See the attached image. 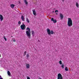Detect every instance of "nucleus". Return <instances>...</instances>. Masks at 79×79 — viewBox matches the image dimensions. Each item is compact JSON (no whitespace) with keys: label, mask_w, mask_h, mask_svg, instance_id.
<instances>
[{"label":"nucleus","mask_w":79,"mask_h":79,"mask_svg":"<svg viewBox=\"0 0 79 79\" xmlns=\"http://www.w3.org/2000/svg\"><path fill=\"white\" fill-rule=\"evenodd\" d=\"M14 6H15V5L14 4H12L10 5V7L12 8H13Z\"/></svg>","instance_id":"obj_15"},{"label":"nucleus","mask_w":79,"mask_h":79,"mask_svg":"<svg viewBox=\"0 0 79 79\" xmlns=\"http://www.w3.org/2000/svg\"><path fill=\"white\" fill-rule=\"evenodd\" d=\"M26 68L28 69L30 68V66L29 64H27L26 65Z\"/></svg>","instance_id":"obj_11"},{"label":"nucleus","mask_w":79,"mask_h":79,"mask_svg":"<svg viewBox=\"0 0 79 79\" xmlns=\"http://www.w3.org/2000/svg\"><path fill=\"white\" fill-rule=\"evenodd\" d=\"M7 74L8 76H9L10 77L11 75V73H10V72L9 71H8Z\"/></svg>","instance_id":"obj_12"},{"label":"nucleus","mask_w":79,"mask_h":79,"mask_svg":"<svg viewBox=\"0 0 79 79\" xmlns=\"http://www.w3.org/2000/svg\"><path fill=\"white\" fill-rule=\"evenodd\" d=\"M56 15H58V13H56Z\"/></svg>","instance_id":"obj_28"},{"label":"nucleus","mask_w":79,"mask_h":79,"mask_svg":"<svg viewBox=\"0 0 79 79\" xmlns=\"http://www.w3.org/2000/svg\"><path fill=\"white\" fill-rule=\"evenodd\" d=\"M68 25L69 27H71L73 26V22L72 19L70 18H68Z\"/></svg>","instance_id":"obj_2"},{"label":"nucleus","mask_w":79,"mask_h":79,"mask_svg":"<svg viewBox=\"0 0 79 79\" xmlns=\"http://www.w3.org/2000/svg\"><path fill=\"white\" fill-rule=\"evenodd\" d=\"M51 21H53L54 23H56V22H57L56 20L54 19H53V18H52Z\"/></svg>","instance_id":"obj_8"},{"label":"nucleus","mask_w":79,"mask_h":79,"mask_svg":"<svg viewBox=\"0 0 79 79\" xmlns=\"http://www.w3.org/2000/svg\"><path fill=\"white\" fill-rule=\"evenodd\" d=\"M12 41H13V42H15L16 41V40H13Z\"/></svg>","instance_id":"obj_27"},{"label":"nucleus","mask_w":79,"mask_h":79,"mask_svg":"<svg viewBox=\"0 0 79 79\" xmlns=\"http://www.w3.org/2000/svg\"><path fill=\"white\" fill-rule=\"evenodd\" d=\"M21 19H22V21H24L25 19L24 16L22 15L21 16Z\"/></svg>","instance_id":"obj_10"},{"label":"nucleus","mask_w":79,"mask_h":79,"mask_svg":"<svg viewBox=\"0 0 79 79\" xmlns=\"http://www.w3.org/2000/svg\"><path fill=\"white\" fill-rule=\"evenodd\" d=\"M60 18L61 20L63 19V15L61 13L60 14Z\"/></svg>","instance_id":"obj_9"},{"label":"nucleus","mask_w":79,"mask_h":79,"mask_svg":"<svg viewBox=\"0 0 79 79\" xmlns=\"http://www.w3.org/2000/svg\"><path fill=\"white\" fill-rule=\"evenodd\" d=\"M65 71H68V69L67 67H66L65 68Z\"/></svg>","instance_id":"obj_18"},{"label":"nucleus","mask_w":79,"mask_h":79,"mask_svg":"<svg viewBox=\"0 0 79 79\" xmlns=\"http://www.w3.org/2000/svg\"><path fill=\"white\" fill-rule=\"evenodd\" d=\"M26 29L27 30H28V31H26V34L27 36L28 37V38L30 39V37H31V29L28 27H27Z\"/></svg>","instance_id":"obj_1"},{"label":"nucleus","mask_w":79,"mask_h":79,"mask_svg":"<svg viewBox=\"0 0 79 79\" xmlns=\"http://www.w3.org/2000/svg\"><path fill=\"white\" fill-rule=\"evenodd\" d=\"M57 79H63V76L61 73H59L58 75Z\"/></svg>","instance_id":"obj_4"},{"label":"nucleus","mask_w":79,"mask_h":79,"mask_svg":"<svg viewBox=\"0 0 79 79\" xmlns=\"http://www.w3.org/2000/svg\"><path fill=\"white\" fill-rule=\"evenodd\" d=\"M32 11H33V13L34 15H35V16H36V15H37V14L36 13V11H35V9H33L32 10Z\"/></svg>","instance_id":"obj_6"},{"label":"nucleus","mask_w":79,"mask_h":79,"mask_svg":"<svg viewBox=\"0 0 79 79\" xmlns=\"http://www.w3.org/2000/svg\"><path fill=\"white\" fill-rule=\"evenodd\" d=\"M24 1L26 5H28V2L27 1V0H24Z\"/></svg>","instance_id":"obj_13"},{"label":"nucleus","mask_w":79,"mask_h":79,"mask_svg":"<svg viewBox=\"0 0 79 79\" xmlns=\"http://www.w3.org/2000/svg\"><path fill=\"white\" fill-rule=\"evenodd\" d=\"M56 12H58V10H56L55 11V13H56Z\"/></svg>","instance_id":"obj_26"},{"label":"nucleus","mask_w":79,"mask_h":79,"mask_svg":"<svg viewBox=\"0 0 79 79\" xmlns=\"http://www.w3.org/2000/svg\"><path fill=\"white\" fill-rule=\"evenodd\" d=\"M26 21H27V23H29V20L27 18H26Z\"/></svg>","instance_id":"obj_16"},{"label":"nucleus","mask_w":79,"mask_h":79,"mask_svg":"<svg viewBox=\"0 0 79 79\" xmlns=\"http://www.w3.org/2000/svg\"><path fill=\"white\" fill-rule=\"evenodd\" d=\"M3 37H4V40H5L6 41V38L5 36H4Z\"/></svg>","instance_id":"obj_23"},{"label":"nucleus","mask_w":79,"mask_h":79,"mask_svg":"<svg viewBox=\"0 0 79 79\" xmlns=\"http://www.w3.org/2000/svg\"><path fill=\"white\" fill-rule=\"evenodd\" d=\"M18 24H19H19H21V21H19L18 22Z\"/></svg>","instance_id":"obj_24"},{"label":"nucleus","mask_w":79,"mask_h":79,"mask_svg":"<svg viewBox=\"0 0 79 79\" xmlns=\"http://www.w3.org/2000/svg\"><path fill=\"white\" fill-rule=\"evenodd\" d=\"M0 57H1V54H0Z\"/></svg>","instance_id":"obj_31"},{"label":"nucleus","mask_w":79,"mask_h":79,"mask_svg":"<svg viewBox=\"0 0 79 79\" xmlns=\"http://www.w3.org/2000/svg\"><path fill=\"white\" fill-rule=\"evenodd\" d=\"M59 63L60 64H62V61H61V60H60L59 61Z\"/></svg>","instance_id":"obj_22"},{"label":"nucleus","mask_w":79,"mask_h":79,"mask_svg":"<svg viewBox=\"0 0 79 79\" xmlns=\"http://www.w3.org/2000/svg\"><path fill=\"white\" fill-rule=\"evenodd\" d=\"M26 55V52L25 51L23 54V56H25V55Z\"/></svg>","instance_id":"obj_20"},{"label":"nucleus","mask_w":79,"mask_h":79,"mask_svg":"<svg viewBox=\"0 0 79 79\" xmlns=\"http://www.w3.org/2000/svg\"><path fill=\"white\" fill-rule=\"evenodd\" d=\"M61 67H62V69L64 68V64H62V65H61Z\"/></svg>","instance_id":"obj_21"},{"label":"nucleus","mask_w":79,"mask_h":79,"mask_svg":"<svg viewBox=\"0 0 79 79\" xmlns=\"http://www.w3.org/2000/svg\"><path fill=\"white\" fill-rule=\"evenodd\" d=\"M31 32L32 35H34V31H31Z\"/></svg>","instance_id":"obj_19"},{"label":"nucleus","mask_w":79,"mask_h":79,"mask_svg":"<svg viewBox=\"0 0 79 79\" xmlns=\"http://www.w3.org/2000/svg\"><path fill=\"white\" fill-rule=\"evenodd\" d=\"M0 21H2L3 19V15L1 14H0Z\"/></svg>","instance_id":"obj_7"},{"label":"nucleus","mask_w":79,"mask_h":79,"mask_svg":"<svg viewBox=\"0 0 79 79\" xmlns=\"http://www.w3.org/2000/svg\"><path fill=\"white\" fill-rule=\"evenodd\" d=\"M47 32L48 35H50L51 34H53V33H54L53 31H50V30L49 29H47Z\"/></svg>","instance_id":"obj_3"},{"label":"nucleus","mask_w":79,"mask_h":79,"mask_svg":"<svg viewBox=\"0 0 79 79\" xmlns=\"http://www.w3.org/2000/svg\"><path fill=\"white\" fill-rule=\"evenodd\" d=\"M29 54H27L26 56V57L27 58H29Z\"/></svg>","instance_id":"obj_17"},{"label":"nucleus","mask_w":79,"mask_h":79,"mask_svg":"<svg viewBox=\"0 0 79 79\" xmlns=\"http://www.w3.org/2000/svg\"><path fill=\"white\" fill-rule=\"evenodd\" d=\"M62 2H64V0H63L62 1Z\"/></svg>","instance_id":"obj_30"},{"label":"nucleus","mask_w":79,"mask_h":79,"mask_svg":"<svg viewBox=\"0 0 79 79\" xmlns=\"http://www.w3.org/2000/svg\"><path fill=\"white\" fill-rule=\"evenodd\" d=\"M13 37V36H11V37Z\"/></svg>","instance_id":"obj_32"},{"label":"nucleus","mask_w":79,"mask_h":79,"mask_svg":"<svg viewBox=\"0 0 79 79\" xmlns=\"http://www.w3.org/2000/svg\"><path fill=\"white\" fill-rule=\"evenodd\" d=\"M52 12H53V13L54 11H53Z\"/></svg>","instance_id":"obj_33"},{"label":"nucleus","mask_w":79,"mask_h":79,"mask_svg":"<svg viewBox=\"0 0 79 79\" xmlns=\"http://www.w3.org/2000/svg\"><path fill=\"white\" fill-rule=\"evenodd\" d=\"M20 27L22 30H24L25 27H26V25L24 23H23V25H21Z\"/></svg>","instance_id":"obj_5"},{"label":"nucleus","mask_w":79,"mask_h":79,"mask_svg":"<svg viewBox=\"0 0 79 79\" xmlns=\"http://www.w3.org/2000/svg\"><path fill=\"white\" fill-rule=\"evenodd\" d=\"M27 79H31V78H30V77L28 76L27 77Z\"/></svg>","instance_id":"obj_25"},{"label":"nucleus","mask_w":79,"mask_h":79,"mask_svg":"<svg viewBox=\"0 0 79 79\" xmlns=\"http://www.w3.org/2000/svg\"><path fill=\"white\" fill-rule=\"evenodd\" d=\"M39 79H41V78L40 77H39Z\"/></svg>","instance_id":"obj_29"},{"label":"nucleus","mask_w":79,"mask_h":79,"mask_svg":"<svg viewBox=\"0 0 79 79\" xmlns=\"http://www.w3.org/2000/svg\"><path fill=\"white\" fill-rule=\"evenodd\" d=\"M76 5L77 8H79V4H78V2H76Z\"/></svg>","instance_id":"obj_14"}]
</instances>
